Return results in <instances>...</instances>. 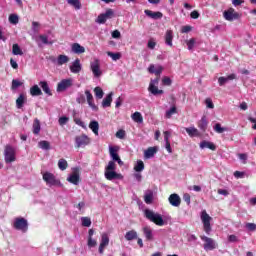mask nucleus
Masks as SVG:
<instances>
[{
	"mask_svg": "<svg viewBox=\"0 0 256 256\" xmlns=\"http://www.w3.org/2000/svg\"><path fill=\"white\" fill-rule=\"evenodd\" d=\"M81 221H82V226L83 227H91V218H89V217H82Z\"/></svg>",
	"mask_w": 256,
	"mask_h": 256,
	"instance_id": "obj_48",
	"label": "nucleus"
},
{
	"mask_svg": "<svg viewBox=\"0 0 256 256\" xmlns=\"http://www.w3.org/2000/svg\"><path fill=\"white\" fill-rule=\"evenodd\" d=\"M205 104H206V107L208 109H214L215 108V105L213 104V100H211V98H207L205 100Z\"/></svg>",
	"mask_w": 256,
	"mask_h": 256,
	"instance_id": "obj_57",
	"label": "nucleus"
},
{
	"mask_svg": "<svg viewBox=\"0 0 256 256\" xmlns=\"http://www.w3.org/2000/svg\"><path fill=\"white\" fill-rule=\"evenodd\" d=\"M104 14V17L107 19H113V15L115 14V12L113 11V9H108L106 10L105 13H102Z\"/></svg>",
	"mask_w": 256,
	"mask_h": 256,
	"instance_id": "obj_53",
	"label": "nucleus"
},
{
	"mask_svg": "<svg viewBox=\"0 0 256 256\" xmlns=\"http://www.w3.org/2000/svg\"><path fill=\"white\" fill-rule=\"evenodd\" d=\"M118 153H119V146H109V154L113 163H115L119 158Z\"/></svg>",
	"mask_w": 256,
	"mask_h": 256,
	"instance_id": "obj_16",
	"label": "nucleus"
},
{
	"mask_svg": "<svg viewBox=\"0 0 256 256\" xmlns=\"http://www.w3.org/2000/svg\"><path fill=\"white\" fill-rule=\"evenodd\" d=\"M168 201L172 207H179L181 205V197L178 194H171Z\"/></svg>",
	"mask_w": 256,
	"mask_h": 256,
	"instance_id": "obj_15",
	"label": "nucleus"
},
{
	"mask_svg": "<svg viewBox=\"0 0 256 256\" xmlns=\"http://www.w3.org/2000/svg\"><path fill=\"white\" fill-rule=\"evenodd\" d=\"M14 229H17V231H22V233H27V230L29 229V222H27V219L18 217L15 218L14 224H13Z\"/></svg>",
	"mask_w": 256,
	"mask_h": 256,
	"instance_id": "obj_4",
	"label": "nucleus"
},
{
	"mask_svg": "<svg viewBox=\"0 0 256 256\" xmlns=\"http://www.w3.org/2000/svg\"><path fill=\"white\" fill-rule=\"evenodd\" d=\"M69 87H73V80L71 78L63 79L57 85V92L62 93V91H67Z\"/></svg>",
	"mask_w": 256,
	"mask_h": 256,
	"instance_id": "obj_11",
	"label": "nucleus"
},
{
	"mask_svg": "<svg viewBox=\"0 0 256 256\" xmlns=\"http://www.w3.org/2000/svg\"><path fill=\"white\" fill-rule=\"evenodd\" d=\"M90 70L92 71L95 79H99V77L103 75V70H101V62L99 59H94L90 62Z\"/></svg>",
	"mask_w": 256,
	"mask_h": 256,
	"instance_id": "obj_5",
	"label": "nucleus"
},
{
	"mask_svg": "<svg viewBox=\"0 0 256 256\" xmlns=\"http://www.w3.org/2000/svg\"><path fill=\"white\" fill-rule=\"evenodd\" d=\"M144 201L147 205L153 203V190H147L144 195Z\"/></svg>",
	"mask_w": 256,
	"mask_h": 256,
	"instance_id": "obj_28",
	"label": "nucleus"
},
{
	"mask_svg": "<svg viewBox=\"0 0 256 256\" xmlns=\"http://www.w3.org/2000/svg\"><path fill=\"white\" fill-rule=\"evenodd\" d=\"M38 147L44 151H49V149H51V144L49 141L42 140L38 143Z\"/></svg>",
	"mask_w": 256,
	"mask_h": 256,
	"instance_id": "obj_37",
	"label": "nucleus"
},
{
	"mask_svg": "<svg viewBox=\"0 0 256 256\" xmlns=\"http://www.w3.org/2000/svg\"><path fill=\"white\" fill-rule=\"evenodd\" d=\"M81 69H83V65H81V60L77 58L70 65V71L71 73L77 74L81 73Z\"/></svg>",
	"mask_w": 256,
	"mask_h": 256,
	"instance_id": "obj_13",
	"label": "nucleus"
},
{
	"mask_svg": "<svg viewBox=\"0 0 256 256\" xmlns=\"http://www.w3.org/2000/svg\"><path fill=\"white\" fill-rule=\"evenodd\" d=\"M187 47L189 51H193V48L195 47V38H192L188 41H186Z\"/></svg>",
	"mask_w": 256,
	"mask_h": 256,
	"instance_id": "obj_54",
	"label": "nucleus"
},
{
	"mask_svg": "<svg viewBox=\"0 0 256 256\" xmlns=\"http://www.w3.org/2000/svg\"><path fill=\"white\" fill-rule=\"evenodd\" d=\"M71 51L76 55H82V53H85V47L81 46L79 43H74L71 46Z\"/></svg>",
	"mask_w": 256,
	"mask_h": 256,
	"instance_id": "obj_17",
	"label": "nucleus"
},
{
	"mask_svg": "<svg viewBox=\"0 0 256 256\" xmlns=\"http://www.w3.org/2000/svg\"><path fill=\"white\" fill-rule=\"evenodd\" d=\"M186 133H188L189 137H200L201 133L195 127L185 128Z\"/></svg>",
	"mask_w": 256,
	"mask_h": 256,
	"instance_id": "obj_24",
	"label": "nucleus"
},
{
	"mask_svg": "<svg viewBox=\"0 0 256 256\" xmlns=\"http://www.w3.org/2000/svg\"><path fill=\"white\" fill-rule=\"evenodd\" d=\"M108 57H111L112 61H119L121 59V53L116 52H107Z\"/></svg>",
	"mask_w": 256,
	"mask_h": 256,
	"instance_id": "obj_43",
	"label": "nucleus"
},
{
	"mask_svg": "<svg viewBox=\"0 0 256 256\" xmlns=\"http://www.w3.org/2000/svg\"><path fill=\"white\" fill-rule=\"evenodd\" d=\"M193 28L189 25L183 26L181 29V33H189Z\"/></svg>",
	"mask_w": 256,
	"mask_h": 256,
	"instance_id": "obj_64",
	"label": "nucleus"
},
{
	"mask_svg": "<svg viewBox=\"0 0 256 256\" xmlns=\"http://www.w3.org/2000/svg\"><path fill=\"white\" fill-rule=\"evenodd\" d=\"M164 142L165 143H170L169 139H171V131H164Z\"/></svg>",
	"mask_w": 256,
	"mask_h": 256,
	"instance_id": "obj_58",
	"label": "nucleus"
},
{
	"mask_svg": "<svg viewBox=\"0 0 256 256\" xmlns=\"http://www.w3.org/2000/svg\"><path fill=\"white\" fill-rule=\"evenodd\" d=\"M145 15H147V17H150V19H161L163 17V13L161 12H153L151 10H145L144 11Z\"/></svg>",
	"mask_w": 256,
	"mask_h": 256,
	"instance_id": "obj_20",
	"label": "nucleus"
},
{
	"mask_svg": "<svg viewBox=\"0 0 256 256\" xmlns=\"http://www.w3.org/2000/svg\"><path fill=\"white\" fill-rule=\"evenodd\" d=\"M74 122L76 123V125H79V127L85 129V122H83L81 118H74Z\"/></svg>",
	"mask_w": 256,
	"mask_h": 256,
	"instance_id": "obj_60",
	"label": "nucleus"
},
{
	"mask_svg": "<svg viewBox=\"0 0 256 256\" xmlns=\"http://www.w3.org/2000/svg\"><path fill=\"white\" fill-rule=\"evenodd\" d=\"M94 93L97 99H103V95H105V93L103 92V89H101V87H96L94 89Z\"/></svg>",
	"mask_w": 256,
	"mask_h": 256,
	"instance_id": "obj_44",
	"label": "nucleus"
},
{
	"mask_svg": "<svg viewBox=\"0 0 256 256\" xmlns=\"http://www.w3.org/2000/svg\"><path fill=\"white\" fill-rule=\"evenodd\" d=\"M9 22L12 23V25H17V23H19V16H17V14H11L9 16Z\"/></svg>",
	"mask_w": 256,
	"mask_h": 256,
	"instance_id": "obj_47",
	"label": "nucleus"
},
{
	"mask_svg": "<svg viewBox=\"0 0 256 256\" xmlns=\"http://www.w3.org/2000/svg\"><path fill=\"white\" fill-rule=\"evenodd\" d=\"M67 181L72 183V185H79V174L73 173L68 178Z\"/></svg>",
	"mask_w": 256,
	"mask_h": 256,
	"instance_id": "obj_32",
	"label": "nucleus"
},
{
	"mask_svg": "<svg viewBox=\"0 0 256 256\" xmlns=\"http://www.w3.org/2000/svg\"><path fill=\"white\" fill-rule=\"evenodd\" d=\"M223 17L226 21H237V19H241V14H239L233 8H229L223 12Z\"/></svg>",
	"mask_w": 256,
	"mask_h": 256,
	"instance_id": "obj_9",
	"label": "nucleus"
},
{
	"mask_svg": "<svg viewBox=\"0 0 256 256\" xmlns=\"http://www.w3.org/2000/svg\"><path fill=\"white\" fill-rule=\"evenodd\" d=\"M39 85L42 91L46 93V95H49V96L53 95V93H51V88H49V84L47 83V81H41Z\"/></svg>",
	"mask_w": 256,
	"mask_h": 256,
	"instance_id": "obj_29",
	"label": "nucleus"
},
{
	"mask_svg": "<svg viewBox=\"0 0 256 256\" xmlns=\"http://www.w3.org/2000/svg\"><path fill=\"white\" fill-rule=\"evenodd\" d=\"M13 55H23V50L19 47V44H13L12 46Z\"/></svg>",
	"mask_w": 256,
	"mask_h": 256,
	"instance_id": "obj_42",
	"label": "nucleus"
},
{
	"mask_svg": "<svg viewBox=\"0 0 256 256\" xmlns=\"http://www.w3.org/2000/svg\"><path fill=\"white\" fill-rule=\"evenodd\" d=\"M149 73H154V75H159L160 73H163V66L161 65H153L151 64L148 68Z\"/></svg>",
	"mask_w": 256,
	"mask_h": 256,
	"instance_id": "obj_23",
	"label": "nucleus"
},
{
	"mask_svg": "<svg viewBox=\"0 0 256 256\" xmlns=\"http://www.w3.org/2000/svg\"><path fill=\"white\" fill-rule=\"evenodd\" d=\"M200 149H210L211 151H215L217 147L215 146V144H213V142L204 140L200 142Z\"/></svg>",
	"mask_w": 256,
	"mask_h": 256,
	"instance_id": "obj_22",
	"label": "nucleus"
},
{
	"mask_svg": "<svg viewBox=\"0 0 256 256\" xmlns=\"http://www.w3.org/2000/svg\"><path fill=\"white\" fill-rule=\"evenodd\" d=\"M69 121V118H67L66 116L60 117L58 120L59 125L63 126V125H67V122Z\"/></svg>",
	"mask_w": 256,
	"mask_h": 256,
	"instance_id": "obj_59",
	"label": "nucleus"
},
{
	"mask_svg": "<svg viewBox=\"0 0 256 256\" xmlns=\"http://www.w3.org/2000/svg\"><path fill=\"white\" fill-rule=\"evenodd\" d=\"M117 165L113 161H109L108 165L105 167L104 176L108 181H113L115 179H123V175L115 172Z\"/></svg>",
	"mask_w": 256,
	"mask_h": 256,
	"instance_id": "obj_2",
	"label": "nucleus"
},
{
	"mask_svg": "<svg viewBox=\"0 0 256 256\" xmlns=\"http://www.w3.org/2000/svg\"><path fill=\"white\" fill-rule=\"evenodd\" d=\"M201 240L204 241V250L205 251H213V249H217V243L213 238H209L207 236H200Z\"/></svg>",
	"mask_w": 256,
	"mask_h": 256,
	"instance_id": "obj_10",
	"label": "nucleus"
},
{
	"mask_svg": "<svg viewBox=\"0 0 256 256\" xmlns=\"http://www.w3.org/2000/svg\"><path fill=\"white\" fill-rule=\"evenodd\" d=\"M207 125H208L207 117L203 116L198 123V127L199 129H201V131H207Z\"/></svg>",
	"mask_w": 256,
	"mask_h": 256,
	"instance_id": "obj_36",
	"label": "nucleus"
},
{
	"mask_svg": "<svg viewBox=\"0 0 256 256\" xmlns=\"http://www.w3.org/2000/svg\"><path fill=\"white\" fill-rule=\"evenodd\" d=\"M145 170V163H143V160H138L134 165V171L136 173H141Z\"/></svg>",
	"mask_w": 256,
	"mask_h": 256,
	"instance_id": "obj_31",
	"label": "nucleus"
},
{
	"mask_svg": "<svg viewBox=\"0 0 256 256\" xmlns=\"http://www.w3.org/2000/svg\"><path fill=\"white\" fill-rule=\"evenodd\" d=\"M25 101H27V97L25 94H20L16 100L17 109H23V105H25Z\"/></svg>",
	"mask_w": 256,
	"mask_h": 256,
	"instance_id": "obj_26",
	"label": "nucleus"
},
{
	"mask_svg": "<svg viewBox=\"0 0 256 256\" xmlns=\"http://www.w3.org/2000/svg\"><path fill=\"white\" fill-rule=\"evenodd\" d=\"M162 83H163V85H166V86H170L171 85V83H172V81H171V78H169V77H164L163 79H162Z\"/></svg>",
	"mask_w": 256,
	"mask_h": 256,
	"instance_id": "obj_62",
	"label": "nucleus"
},
{
	"mask_svg": "<svg viewBox=\"0 0 256 256\" xmlns=\"http://www.w3.org/2000/svg\"><path fill=\"white\" fill-rule=\"evenodd\" d=\"M66 63H69V56L67 55H59L57 58V65H65Z\"/></svg>",
	"mask_w": 256,
	"mask_h": 256,
	"instance_id": "obj_35",
	"label": "nucleus"
},
{
	"mask_svg": "<svg viewBox=\"0 0 256 256\" xmlns=\"http://www.w3.org/2000/svg\"><path fill=\"white\" fill-rule=\"evenodd\" d=\"M213 220V218H211V216H209L207 214L206 210H203L201 212V221L204 225V231L207 235H210L211 233V221Z\"/></svg>",
	"mask_w": 256,
	"mask_h": 256,
	"instance_id": "obj_6",
	"label": "nucleus"
},
{
	"mask_svg": "<svg viewBox=\"0 0 256 256\" xmlns=\"http://www.w3.org/2000/svg\"><path fill=\"white\" fill-rule=\"evenodd\" d=\"M113 102V92H110L102 101V107L105 109L107 107H111V103Z\"/></svg>",
	"mask_w": 256,
	"mask_h": 256,
	"instance_id": "obj_21",
	"label": "nucleus"
},
{
	"mask_svg": "<svg viewBox=\"0 0 256 256\" xmlns=\"http://www.w3.org/2000/svg\"><path fill=\"white\" fill-rule=\"evenodd\" d=\"M41 131V123L39 122L38 119L34 120V123H33V133L34 135H39Z\"/></svg>",
	"mask_w": 256,
	"mask_h": 256,
	"instance_id": "obj_38",
	"label": "nucleus"
},
{
	"mask_svg": "<svg viewBox=\"0 0 256 256\" xmlns=\"http://www.w3.org/2000/svg\"><path fill=\"white\" fill-rule=\"evenodd\" d=\"M137 231L135 230H130L125 234V239L126 241H133L135 239H137Z\"/></svg>",
	"mask_w": 256,
	"mask_h": 256,
	"instance_id": "obj_33",
	"label": "nucleus"
},
{
	"mask_svg": "<svg viewBox=\"0 0 256 256\" xmlns=\"http://www.w3.org/2000/svg\"><path fill=\"white\" fill-rule=\"evenodd\" d=\"M68 5L75 7V9H81V2L79 0H67Z\"/></svg>",
	"mask_w": 256,
	"mask_h": 256,
	"instance_id": "obj_45",
	"label": "nucleus"
},
{
	"mask_svg": "<svg viewBox=\"0 0 256 256\" xmlns=\"http://www.w3.org/2000/svg\"><path fill=\"white\" fill-rule=\"evenodd\" d=\"M175 113H177V107L173 106L166 111V114H165L166 119H171V117H173Z\"/></svg>",
	"mask_w": 256,
	"mask_h": 256,
	"instance_id": "obj_41",
	"label": "nucleus"
},
{
	"mask_svg": "<svg viewBox=\"0 0 256 256\" xmlns=\"http://www.w3.org/2000/svg\"><path fill=\"white\" fill-rule=\"evenodd\" d=\"M214 131L216 133L221 134V133H225V131H227V128L222 127L221 124H219V123H216L215 126H214Z\"/></svg>",
	"mask_w": 256,
	"mask_h": 256,
	"instance_id": "obj_46",
	"label": "nucleus"
},
{
	"mask_svg": "<svg viewBox=\"0 0 256 256\" xmlns=\"http://www.w3.org/2000/svg\"><path fill=\"white\" fill-rule=\"evenodd\" d=\"M237 75L235 74H230L227 77H219L218 78V83L220 85V87H223V85H225V83H229V81H233V79H236Z\"/></svg>",
	"mask_w": 256,
	"mask_h": 256,
	"instance_id": "obj_18",
	"label": "nucleus"
},
{
	"mask_svg": "<svg viewBox=\"0 0 256 256\" xmlns=\"http://www.w3.org/2000/svg\"><path fill=\"white\" fill-rule=\"evenodd\" d=\"M104 14V17L107 19H113V15L115 14V12L113 11V9H108L106 10L105 13H102Z\"/></svg>",
	"mask_w": 256,
	"mask_h": 256,
	"instance_id": "obj_52",
	"label": "nucleus"
},
{
	"mask_svg": "<svg viewBox=\"0 0 256 256\" xmlns=\"http://www.w3.org/2000/svg\"><path fill=\"white\" fill-rule=\"evenodd\" d=\"M89 128L94 134L99 135V122L91 121L89 124Z\"/></svg>",
	"mask_w": 256,
	"mask_h": 256,
	"instance_id": "obj_34",
	"label": "nucleus"
},
{
	"mask_svg": "<svg viewBox=\"0 0 256 256\" xmlns=\"http://www.w3.org/2000/svg\"><path fill=\"white\" fill-rule=\"evenodd\" d=\"M67 167H69V163H67V160L61 158L58 161V168L60 169V171H65Z\"/></svg>",
	"mask_w": 256,
	"mask_h": 256,
	"instance_id": "obj_39",
	"label": "nucleus"
},
{
	"mask_svg": "<svg viewBox=\"0 0 256 256\" xmlns=\"http://www.w3.org/2000/svg\"><path fill=\"white\" fill-rule=\"evenodd\" d=\"M30 94L32 95V97H39V95H43V92L38 85H34L30 88Z\"/></svg>",
	"mask_w": 256,
	"mask_h": 256,
	"instance_id": "obj_30",
	"label": "nucleus"
},
{
	"mask_svg": "<svg viewBox=\"0 0 256 256\" xmlns=\"http://www.w3.org/2000/svg\"><path fill=\"white\" fill-rule=\"evenodd\" d=\"M157 147H149L147 150L144 151L145 159H153L157 153Z\"/></svg>",
	"mask_w": 256,
	"mask_h": 256,
	"instance_id": "obj_19",
	"label": "nucleus"
},
{
	"mask_svg": "<svg viewBox=\"0 0 256 256\" xmlns=\"http://www.w3.org/2000/svg\"><path fill=\"white\" fill-rule=\"evenodd\" d=\"M144 237H146V241H153V230L146 226L143 228Z\"/></svg>",
	"mask_w": 256,
	"mask_h": 256,
	"instance_id": "obj_27",
	"label": "nucleus"
},
{
	"mask_svg": "<svg viewBox=\"0 0 256 256\" xmlns=\"http://www.w3.org/2000/svg\"><path fill=\"white\" fill-rule=\"evenodd\" d=\"M18 87H21L19 80H12V89H17Z\"/></svg>",
	"mask_w": 256,
	"mask_h": 256,
	"instance_id": "obj_63",
	"label": "nucleus"
},
{
	"mask_svg": "<svg viewBox=\"0 0 256 256\" xmlns=\"http://www.w3.org/2000/svg\"><path fill=\"white\" fill-rule=\"evenodd\" d=\"M245 227H246V229H248V231H255L256 230V224L255 223H246Z\"/></svg>",
	"mask_w": 256,
	"mask_h": 256,
	"instance_id": "obj_61",
	"label": "nucleus"
},
{
	"mask_svg": "<svg viewBox=\"0 0 256 256\" xmlns=\"http://www.w3.org/2000/svg\"><path fill=\"white\" fill-rule=\"evenodd\" d=\"M38 39L44 44L49 45V37L47 35H40L38 36Z\"/></svg>",
	"mask_w": 256,
	"mask_h": 256,
	"instance_id": "obj_55",
	"label": "nucleus"
},
{
	"mask_svg": "<svg viewBox=\"0 0 256 256\" xmlns=\"http://www.w3.org/2000/svg\"><path fill=\"white\" fill-rule=\"evenodd\" d=\"M165 43L168 47H173V31L167 30L165 34Z\"/></svg>",
	"mask_w": 256,
	"mask_h": 256,
	"instance_id": "obj_25",
	"label": "nucleus"
},
{
	"mask_svg": "<svg viewBox=\"0 0 256 256\" xmlns=\"http://www.w3.org/2000/svg\"><path fill=\"white\" fill-rule=\"evenodd\" d=\"M107 245H109V236L104 233L101 236V242H100V246L98 249V251L101 255H103V253L105 251V247H107Z\"/></svg>",
	"mask_w": 256,
	"mask_h": 256,
	"instance_id": "obj_14",
	"label": "nucleus"
},
{
	"mask_svg": "<svg viewBox=\"0 0 256 256\" xmlns=\"http://www.w3.org/2000/svg\"><path fill=\"white\" fill-rule=\"evenodd\" d=\"M96 23H99L100 25H103V24L107 23V19L105 18V14L104 13L100 14L97 17Z\"/></svg>",
	"mask_w": 256,
	"mask_h": 256,
	"instance_id": "obj_49",
	"label": "nucleus"
},
{
	"mask_svg": "<svg viewBox=\"0 0 256 256\" xmlns=\"http://www.w3.org/2000/svg\"><path fill=\"white\" fill-rule=\"evenodd\" d=\"M238 159H240L243 165H245L247 164V159H249V156L247 155V153H241V154H238Z\"/></svg>",
	"mask_w": 256,
	"mask_h": 256,
	"instance_id": "obj_50",
	"label": "nucleus"
},
{
	"mask_svg": "<svg viewBox=\"0 0 256 256\" xmlns=\"http://www.w3.org/2000/svg\"><path fill=\"white\" fill-rule=\"evenodd\" d=\"M43 180L47 185H49V187H55V186L63 187V184H61V181H59V179H57L55 175H53V173L51 172H45L43 174Z\"/></svg>",
	"mask_w": 256,
	"mask_h": 256,
	"instance_id": "obj_3",
	"label": "nucleus"
},
{
	"mask_svg": "<svg viewBox=\"0 0 256 256\" xmlns=\"http://www.w3.org/2000/svg\"><path fill=\"white\" fill-rule=\"evenodd\" d=\"M126 132L123 129H120L116 132L117 139H125Z\"/></svg>",
	"mask_w": 256,
	"mask_h": 256,
	"instance_id": "obj_56",
	"label": "nucleus"
},
{
	"mask_svg": "<svg viewBox=\"0 0 256 256\" xmlns=\"http://www.w3.org/2000/svg\"><path fill=\"white\" fill-rule=\"evenodd\" d=\"M87 245L90 249L93 247H97V240L93 239V237H88Z\"/></svg>",
	"mask_w": 256,
	"mask_h": 256,
	"instance_id": "obj_51",
	"label": "nucleus"
},
{
	"mask_svg": "<svg viewBox=\"0 0 256 256\" xmlns=\"http://www.w3.org/2000/svg\"><path fill=\"white\" fill-rule=\"evenodd\" d=\"M4 159L5 163H13L16 159L15 148L10 145L6 146L4 150Z\"/></svg>",
	"mask_w": 256,
	"mask_h": 256,
	"instance_id": "obj_8",
	"label": "nucleus"
},
{
	"mask_svg": "<svg viewBox=\"0 0 256 256\" xmlns=\"http://www.w3.org/2000/svg\"><path fill=\"white\" fill-rule=\"evenodd\" d=\"M157 85H159V79L151 80L148 91L152 93V95H163V90H159Z\"/></svg>",
	"mask_w": 256,
	"mask_h": 256,
	"instance_id": "obj_12",
	"label": "nucleus"
},
{
	"mask_svg": "<svg viewBox=\"0 0 256 256\" xmlns=\"http://www.w3.org/2000/svg\"><path fill=\"white\" fill-rule=\"evenodd\" d=\"M132 119L135 123H143V116L141 115V112H135L132 114Z\"/></svg>",
	"mask_w": 256,
	"mask_h": 256,
	"instance_id": "obj_40",
	"label": "nucleus"
},
{
	"mask_svg": "<svg viewBox=\"0 0 256 256\" xmlns=\"http://www.w3.org/2000/svg\"><path fill=\"white\" fill-rule=\"evenodd\" d=\"M90 143L91 138L85 134L75 137L76 149H80V147H87V145H90Z\"/></svg>",
	"mask_w": 256,
	"mask_h": 256,
	"instance_id": "obj_7",
	"label": "nucleus"
},
{
	"mask_svg": "<svg viewBox=\"0 0 256 256\" xmlns=\"http://www.w3.org/2000/svg\"><path fill=\"white\" fill-rule=\"evenodd\" d=\"M144 215L146 219H148V221L155 223V225H158V227H163L164 225H167V221L163 219V216L159 213H155L153 210L146 209L144 211Z\"/></svg>",
	"mask_w": 256,
	"mask_h": 256,
	"instance_id": "obj_1",
	"label": "nucleus"
}]
</instances>
